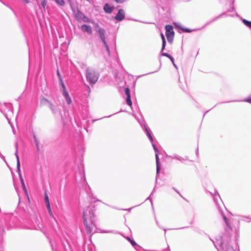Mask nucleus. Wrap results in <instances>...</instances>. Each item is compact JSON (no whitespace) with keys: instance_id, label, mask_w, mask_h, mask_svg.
<instances>
[{"instance_id":"49","label":"nucleus","mask_w":251,"mask_h":251,"mask_svg":"<svg viewBox=\"0 0 251 251\" xmlns=\"http://www.w3.org/2000/svg\"><path fill=\"white\" fill-rule=\"evenodd\" d=\"M50 245H51V246L52 250H53V251H54V248H53V246H52V243H51V241H50Z\"/></svg>"},{"instance_id":"26","label":"nucleus","mask_w":251,"mask_h":251,"mask_svg":"<svg viewBox=\"0 0 251 251\" xmlns=\"http://www.w3.org/2000/svg\"><path fill=\"white\" fill-rule=\"evenodd\" d=\"M179 28L181 29V30L184 32H187V33H189V32H191V31H196L198 29H191L190 28H186V27H179Z\"/></svg>"},{"instance_id":"33","label":"nucleus","mask_w":251,"mask_h":251,"mask_svg":"<svg viewBox=\"0 0 251 251\" xmlns=\"http://www.w3.org/2000/svg\"><path fill=\"white\" fill-rule=\"evenodd\" d=\"M161 54L160 55L161 56H165V57H168V58L169 59H171L173 56L172 55H171L170 54H169V53H166V52H162V51L161 52Z\"/></svg>"},{"instance_id":"39","label":"nucleus","mask_w":251,"mask_h":251,"mask_svg":"<svg viewBox=\"0 0 251 251\" xmlns=\"http://www.w3.org/2000/svg\"><path fill=\"white\" fill-rule=\"evenodd\" d=\"M134 248L136 250V251H142V248L138 245H137V246H136V247H134Z\"/></svg>"},{"instance_id":"34","label":"nucleus","mask_w":251,"mask_h":251,"mask_svg":"<svg viewBox=\"0 0 251 251\" xmlns=\"http://www.w3.org/2000/svg\"><path fill=\"white\" fill-rule=\"evenodd\" d=\"M22 188L23 189V190L25 192V193L28 196V193H27V190L26 189V188L25 187V182L23 183H22Z\"/></svg>"},{"instance_id":"35","label":"nucleus","mask_w":251,"mask_h":251,"mask_svg":"<svg viewBox=\"0 0 251 251\" xmlns=\"http://www.w3.org/2000/svg\"><path fill=\"white\" fill-rule=\"evenodd\" d=\"M125 94L126 95V97L130 96V90L128 87L125 88Z\"/></svg>"},{"instance_id":"38","label":"nucleus","mask_w":251,"mask_h":251,"mask_svg":"<svg viewBox=\"0 0 251 251\" xmlns=\"http://www.w3.org/2000/svg\"><path fill=\"white\" fill-rule=\"evenodd\" d=\"M170 60L171 61L172 63H173L174 66L177 69V66L176 65V64L175 63V59L173 57H172L171 59H170Z\"/></svg>"},{"instance_id":"12","label":"nucleus","mask_w":251,"mask_h":251,"mask_svg":"<svg viewBox=\"0 0 251 251\" xmlns=\"http://www.w3.org/2000/svg\"><path fill=\"white\" fill-rule=\"evenodd\" d=\"M83 15L84 14L78 8H76V12L74 14V16L77 21H80Z\"/></svg>"},{"instance_id":"6","label":"nucleus","mask_w":251,"mask_h":251,"mask_svg":"<svg viewBox=\"0 0 251 251\" xmlns=\"http://www.w3.org/2000/svg\"><path fill=\"white\" fill-rule=\"evenodd\" d=\"M166 36L169 43H172L174 39L175 32L173 30V26L170 25L165 26Z\"/></svg>"},{"instance_id":"24","label":"nucleus","mask_w":251,"mask_h":251,"mask_svg":"<svg viewBox=\"0 0 251 251\" xmlns=\"http://www.w3.org/2000/svg\"><path fill=\"white\" fill-rule=\"evenodd\" d=\"M55 3L59 6H64L65 4L64 0H54Z\"/></svg>"},{"instance_id":"46","label":"nucleus","mask_w":251,"mask_h":251,"mask_svg":"<svg viewBox=\"0 0 251 251\" xmlns=\"http://www.w3.org/2000/svg\"><path fill=\"white\" fill-rule=\"evenodd\" d=\"M199 154V149H198V147L197 148V149H196V154L197 156H198Z\"/></svg>"},{"instance_id":"18","label":"nucleus","mask_w":251,"mask_h":251,"mask_svg":"<svg viewBox=\"0 0 251 251\" xmlns=\"http://www.w3.org/2000/svg\"><path fill=\"white\" fill-rule=\"evenodd\" d=\"M170 157L173 158V159H176L180 161L188 160L187 156H185V157H182L177 154H174L173 156H170Z\"/></svg>"},{"instance_id":"50","label":"nucleus","mask_w":251,"mask_h":251,"mask_svg":"<svg viewBox=\"0 0 251 251\" xmlns=\"http://www.w3.org/2000/svg\"><path fill=\"white\" fill-rule=\"evenodd\" d=\"M123 111L122 110H121L119 112H116V113H113L112 115H115V114H117V113H119V112H123Z\"/></svg>"},{"instance_id":"27","label":"nucleus","mask_w":251,"mask_h":251,"mask_svg":"<svg viewBox=\"0 0 251 251\" xmlns=\"http://www.w3.org/2000/svg\"><path fill=\"white\" fill-rule=\"evenodd\" d=\"M59 82H60V84L62 87V93H64L65 92H66L67 91V89H66V86L64 83V82H63V79H60L59 80Z\"/></svg>"},{"instance_id":"31","label":"nucleus","mask_w":251,"mask_h":251,"mask_svg":"<svg viewBox=\"0 0 251 251\" xmlns=\"http://www.w3.org/2000/svg\"><path fill=\"white\" fill-rule=\"evenodd\" d=\"M6 106L9 109V110H8L9 113L10 114H13V107H12V104L10 103H7L6 104Z\"/></svg>"},{"instance_id":"44","label":"nucleus","mask_w":251,"mask_h":251,"mask_svg":"<svg viewBox=\"0 0 251 251\" xmlns=\"http://www.w3.org/2000/svg\"><path fill=\"white\" fill-rule=\"evenodd\" d=\"M188 226H184V227H179V228H174V229H184V228H187Z\"/></svg>"},{"instance_id":"59","label":"nucleus","mask_w":251,"mask_h":251,"mask_svg":"<svg viewBox=\"0 0 251 251\" xmlns=\"http://www.w3.org/2000/svg\"><path fill=\"white\" fill-rule=\"evenodd\" d=\"M163 229H164V230L165 231V233L166 232V229L165 228H163Z\"/></svg>"},{"instance_id":"10","label":"nucleus","mask_w":251,"mask_h":251,"mask_svg":"<svg viewBox=\"0 0 251 251\" xmlns=\"http://www.w3.org/2000/svg\"><path fill=\"white\" fill-rule=\"evenodd\" d=\"M224 16H228V15L226 13V12H223L222 13V14H220L219 15H218V16H216L214 18H213V19H212L211 20H210V21L208 22L207 23H206L202 27V28H204L205 27V26H206L207 25L211 24V23H212L213 22L216 21V20H217L218 19H220L221 18H222Z\"/></svg>"},{"instance_id":"19","label":"nucleus","mask_w":251,"mask_h":251,"mask_svg":"<svg viewBox=\"0 0 251 251\" xmlns=\"http://www.w3.org/2000/svg\"><path fill=\"white\" fill-rule=\"evenodd\" d=\"M234 101H245V102H249L251 104V97H248L243 100H234L227 101L226 102H222V103H228V102H234Z\"/></svg>"},{"instance_id":"30","label":"nucleus","mask_w":251,"mask_h":251,"mask_svg":"<svg viewBox=\"0 0 251 251\" xmlns=\"http://www.w3.org/2000/svg\"><path fill=\"white\" fill-rule=\"evenodd\" d=\"M126 103L128 105H129L130 106H132V101L131 100V96L126 97Z\"/></svg>"},{"instance_id":"60","label":"nucleus","mask_w":251,"mask_h":251,"mask_svg":"<svg viewBox=\"0 0 251 251\" xmlns=\"http://www.w3.org/2000/svg\"><path fill=\"white\" fill-rule=\"evenodd\" d=\"M235 247H236V248H238V246H237V245H236Z\"/></svg>"},{"instance_id":"58","label":"nucleus","mask_w":251,"mask_h":251,"mask_svg":"<svg viewBox=\"0 0 251 251\" xmlns=\"http://www.w3.org/2000/svg\"><path fill=\"white\" fill-rule=\"evenodd\" d=\"M154 190H155V188H153V191H152V193H151V194H152V193L154 191Z\"/></svg>"},{"instance_id":"21","label":"nucleus","mask_w":251,"mask_h":251,"mask_svg":"<svg viewBox=\"0 0 251 251\" xmlns=\"http://www.w3.org/2000/svg\"><path fill=\"white\" fill-rule=\"evenodd\" d=\"M240 20L242 23L248 27L251 28V21H248L245 19L240 17Z\"/></svg>"},{"instance_id":"41","label":"nucleus","mask_w":251,"mask_h":251,"mask_svg":"<svg viewBox=\"0 0 251 251\" xmlns=\"http://www.w3.org/2000/svg\"><path fill=\"white\" fill-rule=\"evenodd\" d=\"M57 75L58 77L59 80H60V79H62L58 70H57Z\"/></svg>"},{"instance_id":"53","label":"nucleus","mask_w":251,"mask_h":251,"mask_svg":"<svg viewBox=\"0 0 251 251\" xmlns=\"http://www.w3.org/2000/svg\"><path fill=\"white\" fill-rule=\"evenodd\" d=\"M0 1L2 4H3L4 5H6V6H7V5H6V4L4 2L2 1L1 0H0Z\"/></svg>"},{"instance_id":"16","label":"nucleus","mask_w":251,"mask_h":251,"mask_svg":"<svg viewBox=\"0 0 251 251\" xmlns=\"http://www.w3.org/2000/svg\"><path fill=\"white\" fill-rule=\"evenodd\" d=\"M62 95L64 97L67 103L68 104H70L72 103V99H71L70 96H69V94L68 91L62 93Z\"/></svg>"},{"instance_id":"62","label":"nucleus","mask_w":251,"mask_h":251,"mask_svg":"<svg viewBox=\"0 0 251 251\" xmlns=\"http://www.w3.org/2000/svg\"><path fill=\"white\" fill-rule=\"evenodd\" d=\"M96 120H93V121L94 122V121H96Z\"/></svg>"},{"instance_id":"42","label":"nucleus","mask_w":251,"mask_h":251,"mask_svg":"<svg viewBox=\"0 0 251 251\" xmlns=\"http://www.w3.org/2000/svg\"><path fill=\"white\" fill-rule=\"evenodd\" d=\"M82 180L83 181H84L85 182H86V178H85V175H84V172H83V173H82Z\"/></svg>"},{"instance_id":"36","label":"nucleus","mask_w":251,"mask_h":251,"mask_svg":"<svg viewBox=\"0 0 251 251\" xmlns=\"http://www.w3.org/2000/svg\"><path fill=\"white\" fill-rule=\"evenodd\" d=\"M129 242H130V243L131 244V245L133 247H136V246H137V244L136 243V242L133 240V239H130Z\"/></svg>"},{"instance_id":"40","label":"nucleus","mask_w":251,"mask_h":251,"mask_svg":"<svg viewBox=\"0 0 251 251\" xmlns=\"http://www.w3.org/2000/svg\"><path fill=\"white\" fill-rule=\"evenodd\" d=\"M126 0H115V1L118 3H122L126 1Z\"/></svg>"},{"instance_id":"20","label":"nucleus","mask_w":251,"mask_h":251,"mask_svg":"<svg viewBox=\"0 0 251 251\" xmlns=\"http://www.w3.org/2000/svg\"><path fill=\"white\" fill-rule=\"evenodd\" d=\"M160 35H161V39L162 41V48H161V51L162 52L165 49L166 42L164 34L162 33H161Z\"/></svg>"},{"instance_id":"17","label":"nucleus","mask_w":251,"mask_h":251,"mask_svg":"<svg viewBox=\"0 0 251 251\" xmlns=\"http://www.w3.org/2000/svg\"><path fill=\"white\" fill-rule=\"evenodd\" d=\"M33 138V141L34 143L35 144L37 151H39V141L38 140V138H37L36 134L35 132H33L32 133Z\"/></svg>"},{"instance_id":"47","label":"nucleus","mask_w":251,"mask_h":251,"mask_svg":"<svg viewBox=\"0 0 251 251\" xmlns=\"http://www.w3.org/2000/svg\"><path fill=\"white\" fill-rule=\"evenodd\" d=\"M25 3H29V0H23Z\"/></svg>"},{"instance_id":"22","label":"nucleus","mask_w":251,"mask_h":251,"mask_svg":"<svg viewBox=\"0 0 251 251\" xmlns=\"http://www.w3.org/2000/svg\"><path fill=\"white\" fill-rule=\"evenodd\" d=\"M240 220L245 221L248 223H249L251 221V217L250 216H241L240 217Z\"/></svg>"},{"instance_id":"2","label":"nucleus","mask_w":251,"mask_h":251,"mask_svg":"<svg viewBox=\"0 0 251 251\" xmlns=\"http://www.w3.org/2000/svg\"><path fill=\"white\" fill-rule=\"evenodd\" d=\"M94 211V207L89 206L84 210L82 215L83 221L86 231L88 234H90L91 236L92 234L93 228H96Z\"/></svg>"},{"instance_id":"9","label":"nucleus","mask_w":251,"mask_h":251,"mask_svg":"<svg viewBox=\"0 0 251 251\" xmlns=\"http://www.w3.org/2000/svg\"><path fill=\"white\" fill-rule=\"evenodd\" d=\"M125 11L123 9H120L116 15L114 17V19L118 22L122 21L125 18Z\"/></svg>"},{"instance_id":"7","label":"nucleus","mask_w":251,"mask_h":251,"mask_svg":"<svg viewBox=\"0 0 251 251\" xmlns=\"http://www.w3.org/2000/svg\"><path fill=\"white\" fill-rule=\"evenodd\" d=\"M45 100L49 104L50 108L52 113L56 116L62 117L61 110L60 107L58 105H55L50 102L48 100L45 99Z\"/></svg>"},{"instance_id":"32","label":"nucleus","mask_w":251,"mask_h":251,"mask_svg":"<svg viewBox=\"0 0 251 251\" xmlns=\"http://www.w3.org/2000/svg\"><path fill=\"white\" fill-rule=\"evenodd\" d=\"M81 20H82L85 23H89L90 22V19L87 16H86L84 14L82 16Z\"/></svg>"},{"instance_id":"4","label":"nucleus","mask_w":251,"mask_h":251,"mask_svg":"<svg viewBox=\"0 0 251 251\" xmlns=\"http://www.w3.org/2000/svg\"><path fill=\"white\" fill-rule=\"evenodd\" d=\"M224 237H219L216 241L212 240L214 246L218 251H235L233 247L229 245L227 241H224Z\"/></svg>"},{"instance_id":"57","label":"nucleus","mask_w":251,"mask_h":251,"mask_svg":"<svg viewBox=\"0 0 251 251\" xmlns=\"http://www.w3.org/2000/svg\"><path fill=\"white\" fill-rule=\"evenodd\" d=\"M87 87L89 89V91H90V88L89 86H87Z\"/></svg>"},{"instance_id":"54","label":"nucleus","mask_w":251,"mask_h":251,"mask_svg":"<svg viewBox=\"0 0 251 251\" xmlns=\"http://www.w3.org/2000/svg\"><path fill=\"white\" fill-rule=\"evenodd\" d=\"M150 198H151V195L147 198L146 200H150Z\"/></svg>"},{"instance_id":"56","label":"nucleus","mask_w":251,"mask_h":251,"mask_svg":"<svg viewBox=\"0 0 251 251\" xmlns=\"http://www.w3.org/2000/svg\"><path fill=\"white\" fill-rule=\"evenodd\" d=\"M208 111H207L205 113H204V114H203V116H205V114H206Z\"/></svg>"},{"instance_id":"23","label":"nucleus","mask_w":251,"mask_h":251,"mask_svg":"<svg viewBox=\"0 0 251 251\" xmlns=\"http://www.w3.org/2000/svg\"><path fill=\"white\" fill-rule=\"evenodd\" d=\"M44 198H45V202L46 206L50 205V203L49 196L48 195L47 192H45L44 193Z\"/></svg>"},{"instance_id":"52","label":"nucleus","mask_w":251,"mask_h":251,"mask_svg":"<svg viewBox=\"0 0 251 251\" xmlns=\"http://www.w3.org/2000/svg\"><path fill=\"white\" fill-rule=\"evenodd\" d=\"M126 239L128 241L131 239V238H130V237H128V236H126Z\"/></svg>"},{"instance_id":"8","label":"nucleus","mask_w":251,"mask_h":251,"mask_svg":"<svg viewBox=\"0 0 251 251\" xmlns=\"http://www.w3.org/2000/svg\"><path fill=\"white\" fill-rule=\"evenodd\" d=\"M98 32L100 37V38L103 43L104 46L105 47L108 55L109 56L110 54V49L108 47V44L106 42L105 36V30L103 28H99L98 29Z\"/></svg>"},{"instance_id":"61","label":"nucleus","mask_w":251,"mask_h":251,"mask_svg":"<svg viewBox=\"0 0 251 251\" xmlns=\"http://www.w3.org/2000/svg\"><path fill=\"white\" fill-rule=\"evenodd\" d=\"M156 224L158 225V221H156Z\"/></svg>"},{"instance_id":"45","label":"nucleus","mask_w":251,"mask_h":251,"mask_svg":"<svg viewBox=\"0 0 251 251\" xmlns=\"http://www.w3.org/2000/svg\"><path fill=\"white\" fill-rule=\"evenodd\" d=\"M101 232L102 233H112L113 231H106V230H103V231H102Z\"/></svg>"},{"instance_id":"1","label":"nucleus","mask_w":251,"mask_h":251,"mask_svg":"<svg viewBox=\"0 0 251 251\" xmlns=\"http://www.w3.org/2000/svg\"><path fill=\"white\" fill-rule=\"evenodd\" d=\"M135 118L136 119L137 121L142 127L143 130L145 132L146 135L148 136L149 139L151 142L152 147L154 151L155 152V160H156V175L157 176L161 170V165L160 163L159 158L158 156V150L157 149L156 146L153 143V136L151 129L147 125L145 120L143 119V116L141 113L139 114V116H136L135 115H133Z\"/></svg>"},{"instance_id":"63","label":"nucleus","mask_w":251,"mask_h":251,"mask_svg":"<svg viewBox=\"0 0 251 251\" xmlns=\"http://www.w3.org/2000/svg\"><path fill=\"white\" fill-rule=\"evenodd\" d=\"M155 180H156V181H157V176L156 177Z\"/></svg>"},{"instance_id":"37","label":"nucleus","mask_w":251,"mask_h":251,"mask_svg":"<svg viewBox=\"0 0 251 251\" xmlns=\"http://www.w3.org/2000/svg\"><path fill=\"white\" fill-rule=\"evenodd\" d=\"M47 1L46 0H42L41 1V5L45 9L47 5Z\"/></svg>"},{"instance_id":"15","label":"nucleus","mask_w":251,"mask_h":251,"mask_svg":"<svg viewBox=\"0 0 251 251\" xmlns=\"http://www.w3.org/2000/svg\"><path fill=\"white\" fill-rule=\"evenodd\" d=\"M5 232L3 227L0 226V251H3L2 236Z\"/></svg>"},{"instance_id":"43","label":"nucleus","mask_w":251,"mask_h":251,"mask_svg":"<svg viewBox=\"0 0 251 251\" xmlns=\"http://www.w3.org/2000/svg\"><path fill=\"white\" fill-rule=\"evenodd\" d=\"M173 190H174L177 193H178L181 197H182V195L179 192V191L176 190L175 187H173Z\"/></svg>"},{"instance_id":"29","label":"nucleus","mask_w":251,"mask_h":251,"mask_svg":"<svg viewBox=\"0 0 251 251\" xmlns=\"http://www.w3.org/2000/svg\"><path fill=\"white\" fill-rule=\"evenodd\" d=\"M46 207H47V208L48 209V212H49V214L50 217L54 219L55 218H54V215L53 214V213L51 211L50 205L47 206Z\"/></svg>"},{"instance_id":"3","label":"nucleus","mask_w":251,"mask_h":251,"mask_svg":"<svg viewBox=\"0 0 251 251\" xmlns=\"http://www.w3.org/2000/svg\"><path fill=\"white\" fill-rule=\"evenodd\" d=\"M209 193L213 197V200L216 204V207H217V209L218 210L219 212L222 216V217L226 224L227 228L226 229V232H228V230H231V227L229 223L228 222V219L225 215V214L222 209V208L221 207L219 203H218V199H219L220 200V201H222L220 196V195H219V193L218 192V191L216 189H214V193H213L212 192H209Z\"/></svg>"},{"instance_id":"14","label":"nucleus","mask_w":251,"mask_h":251,"mask_svg":"<svg viewBox=\"0 0 251 251\" xmlns=\"http://www.w3.org/2000/svg\"><path fill=\"white\" fill-rule=\"evenodd\" d=\"M81 30L83 32H86L88 34H91L92 30V28L90 25H83L81 26Z\"/></svg>"},{"instance_id":"25","label":"nucleus","mask_w":251,"mask_h":251,"mask_svg":"<svg viewBox=\"0 0 251 251\" xmlns=\"http://www.w3.org/2000/svg\"><path fill=\"white\" fill-rule=\"evenodd\" d=\"M70 6L74 15L76 12V8H78V7L74 4L72 2L70 3Z\"/></svg>"},{"instance_id":"13","label":"nucleus","mask_w":251,"mask_h":251,"mask_svg":"<svg viewBox=\"0 0 251 251\" xmlns=\"http://www.w3.org/2000/svg\"><path fill=\"white\" fill-rule=\"evenodd\" d=\"M15 148H16V151L15 153V155L16 158L17 160V169H18L19 170V168H20V159L18 153V143L16 142L15 144Z\"/></svg>"},{"instance_id":"28","label":"nucleus","mask_w":251,"mask_h":251,"mask_svg":"<svg viewBox=\"0 0 251 251\" xmlns=\"http://www.w3.org/2000/svg\"><path fill=\"white\" fill-rule=\"evenodd\" d=\"M17 172L18 174L21 184L24 183V180L22 176L20 168H19V170L17 169Z\"/></svg>"},{"instance_id":"51","label":"nucleus","mask_w":251,"mask_h":251,"mask_svg":"<svg viewBox=\"0 0 251 251\" xmlns=\"http://www.w3.org/2000/svg\"><path fill=\"white\" fill-rule=\"evenodd\" d=\"M158 71V70H157V71H154V72H151V73H148V74H147L146 75L152 74V73H155V72H157Z\"/></svg>"},{"instance_id":"5","label":"nucleus","mask_w":251,"mask_h":251,"mask_svg":"<svg viewBox=\"0 0 251 251\" xmlns=\"http://www.w3.org/2000/svg\"><path fill=\"white\" fill-rule=\"evenodd\" d=\"M86 78L89 83L94 85L98 81L99 77V74L92 69L87 68L86 69Z\"/></svg>"},{"instance_id":"11","label":"nucleus","mask_w":251,"mask_h":251,"mask_svg":"<svg viewBox=\"0 0 251 251\" xmlns=\"http://www.w3.org/2000/svg\"><path fill=\"white\" fill-rule=\"evenodd\" d=\"M114 9V7L113 6H110L109 4L107 3H105L103 6V10L104 11L108 14L111 13L113 10Z\"/></svg>"},{"instance_id":"55","label":"nucleus","mask_w":251,"mask_h":251,"mask_svg":"<svg viewBox=\"0 0 251 251\" xmlns=\"http://www.w3.org/2000/svg\"><path fill=\"white\" fill-rule=\"evenodd\" d=\"M111 115H109L108 116H105V117H104V118H108V117H110Z\"/></svg>"},{"instance_id":"48","label":"nucleus","mask_w":251,"mask_h":251,"mask_svg":"<svg viewBox=\"0 0 251 251\" xmlns=\"http://www.w3.org/2000/svg\"><path fill=\"white\" fill-rule=\"evenodd\" d=\"M3 114L5 116V117L6 118V119L9 121L8 118L7 117L8 114L7 113H3Z\"/></svg>"}]
</instances>
